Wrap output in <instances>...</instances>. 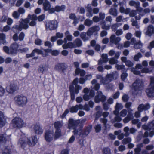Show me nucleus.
<instances>
[{
    "instance_id": "obj_1",
    "label": "nucleus",
    "mask_w": 154,
    "mask_h": 154,
    "mask_svg": "<svg viewBox=\"0 0 154 154\" xmlns=\"http://www.w3.org/2000/svg\"><path fill=\"white\" fill-rule=\"evenodd\" d=\"M68 128L69 129H73L74 135H78L79 136L85 137L88 134L91 130L92 126L89 125L87 127L84 131L82 130V126L79 120H74L70 118L69 120Z\"/></svg>"
},
{
    "instance_id": "obj_2",
    "label": "nucleus",
    "mask_w": 154,
    "mask_h": 154,
    "mask_svg": "<svg viewBox=\"0 0 154 154\" xmlns=\"http://www.w3.org/2000/svg\"><path fill=\"white\" fill-rule=\"evenodd\" d=\"M37 17L36 15L33 14L31 15L29 14L27 18L24 19H21L20 20V25H15L12 28V31L14 32H19L22 30L23 29H26L29 27L28 23L30 20H31L29 23L31 26H34L36 24V20Z\"/></svg>"
},
{
    "instance_id": "obj_3",
    "label": "nucleus",
    "mask_w": 154,
    "mask_h": 154,
    "mask_svg": "<svg viewBox=\"0 0 154 154\" xmlns=\"http://www.w3.org/2000/svg\"><path fill=\"white\" fill-rule=\"evenodd\" d=\"M20 138L18 142V145L24 149L25 148L28 144L30 146H35L37 143L38 140L36 136H32L31 140L29 139L22 132L20 131L19 134Z\"/></svg>"
},
{
    "instance_id": "obj_4",
    "label": "nucleus",
    "mask_w": 154,
    "mask_h": 154,
    "mask_svg": "<svg viewBox=\"0 0 154 154\" xmlns=\"http://www.w3.org/2000/svg\"><path fill=\"white\" fill-rule=\"evenodd\" d=\"M79 79L78 78L75 79L72 82V84L69 86V90L70 92L71 99L74 100L75 98L74 94H78L79 92V90L82 89V87L78 85Z\"/></svg>"
},
{
    "instance_id": "obj_5",
    "label": "nucleus",
    "mask_w": 154,
    "mask_h": 154,
    "mask_svg": "<svg viewBox=\"0 0 154 154\" xmlns=\"http://www.w3.org/2000/svg\"><path fill=\"white\" fill-rule=\"evenodd\" d=\"M143 83L141 80L137 79L132 85V92L133 95H137L141 92L143 89Z\"/></svg>"
},
{
    "instance_id": "obj_6",
    "label": "nucleus",
    "mask_w": 154,
    "mask_h": 154,
    "mask_svg": "<svg viewBox=\"0 0 154 154\" xmlns=\"http://www.w3.org/2000/svg\"><path fill=\"white\" fill-rule=\"evenodd\" d=\"M113 74L116 76L118 75L117 72L115 71L113 72L112 74H107L106 78H103L101 75H96V77L97 79H101L100 83L105 85L109 83L114 78V75Z\"/></svg>"
},
{
    "instance_id": "obj_7",
    "label": "nucleus",
    "mask_w": 154,
    "mask_h": 154,
    "mask_svg": "<svg viewBox=\"0 0 154 154\" xmlns=\"http://www.w3.org/2000/svg\"><path fill=\"white\" fill-rule=\"evenodd\" d=\"M15 103L20 106H23L26 104L28 99L27 97L22 94L16 96L14 98Z\"/></svg>"
},
{
    "instance_id": "obj_8",
    "label": "nucleus",
    "mask_w": 154,
    "mask_h": 154,
    "mask_svg": "<svg viewBox=\"0 0 154 154\" xmlns=\"http://www.w3.org/2000/svg\"><path fill=\"white\" fill-rule=\"evenodd\" d=\"M24 124V122L23 119L19 117H16L13 119L11 123L13 128H22Z\"/></svg>"
},
{
    "instance_id": "obj_9",
    "label": "nucleus",
    "mask_w": 154,
    "mask_h": 154,
    "mask_svg": "<svg viewBox=\"0 0 154 154\" xmlns=\"http://www.w3.org/2000/svg\"><path fill=\"white\" fill-rule=\"evenodd\" d=\"M44 51L40 50L35 48L33 50L32 52L30 54H27L26 56L27 58L31 57L34 55V54L37 53L38 54H42L44 57H46L48 55V53L50 52L51 50L48 49H43Z\"/></svg>"
},
{
    "instance_id": "obj_10",
    "label": "nucleus",
    "mask_w": 154,
    "mask_h": 154,
    "mask_svg": "<svg viewBox=\"0 0 154 154\" xmlns=\"http://www.w3.org/2000/svg\"><path fill=\"white\" fill-rule=\"evenodd\" d=\"M150 107L149 104L147 103L145 104H143L139 105L138 106V111H136L134 114L135 117L136 118H138L140 116V113L143 110H146L149 109Z\"/></svg>"
},
{
    "instance_id": "obj_11",
    "label": "nucleus",
    "mask_w": 154,
    "mask_h": 154,
    "mask_svg": "<svg viewBox=\"0 0 154 154\" xmlns=\"http://www.w3.org/2000/svg\"><path fill=\"white\" fill-rule=\"evenodd\" d=\"M150 83L149 88L146 90L147 96L150 97H154V77H151Z\"/></svg>"
},
{
    "instance_id": "obj_12",
    "label": "nucleus",
    "mask_w": 154,
    "mask_h": 154,
    "mask_svg": "<svg viewBox=\"0 0 154 154\" xmlns=\"http://www.w3.org/2000/svg\"><path fill=\"white\" fill-rule=\"evenodd\" d=\"M45 26L47 30H54L58 26V23L56 20L48 21L46 22Z\"/></svg>"
},
{
    "instance_id": "obj_13",
    "label": "nucleus",
    "mask_w": 154,
    "mask_h": 154,
    "mask_svg": "<svg viewBox=\"0 0 154 154\" xmlns=\"http://www.w3.org/2000/svg\"><path fill=\"white\" fill-rule=\"evenodd\" d=\"M106 99V97L103 95L102 93L100 91H98L95 97L94 101L96 103H98L100 101L103 102Z\"/></svg>"
},
{
    "instance_id": "obj_14",
    "label": "nucleus",
    "mask_w": 154,
    "mask_h": 154,
    "mask_svg": "<svg viewBox=\"0 0 154 154\" xmlns=\"http://www.w3.org/2000/svg\"><path fill=\"white\" fill-rule=\"evenodd\" d=\"M131 71L134 74L140 75L141 76H142V75H140L141 73H150L152 71L151 70H150L148 68L146 67L142 69L141 70V72L137 70L135 68H133L131 69Z\"/></svg>"
},
{
    "instance_id": "obj_15",
    "label": "nucleus",
    "mask_w": 154,
    "mask_h": 154,
    "mask_svg": "<svg viewBox=\"0 0 154 154\" xmlns=\"http://www.w3.org/2000/svg\"><path fill=\"white\" fill-rule=\"evenodd\" d=\"M54 132L53 130H48L46 131L45 134V138L47 142H50L53 139Z\"/></svg>"
},
{
    "instance_id": "obj_16",
    "label": "nucleus",
    "mask_w": 154,
    "mask_h": 154,
    "mask_svg": "<svg viewBox=\"0 0 154 154\" xmlns=\"http://www.w3.org/2000/svg\"><path fill=\"white\" fill-rule=\"evenodd\" d=\"M100 30L99 26H95L89 28L86 32L87 35L90 37L96 32H98Z\"/></svg>"
},
{
    "instance_id": "obj_17",
    "label": "nucleus",
    "mask_w": 154,
    "mask_h": 154,
    "mask_svg": "<svg viewBox=\"0 0 154 154\" xmlns=\"http://www.w3.org/2000/svg\"><path fill=\"white\" fill-rule=\"evenodd\" d=\"M129 5L131 6H134L138 11L141 12L143 10V8L140 7V3L138 1L131 0L129 2Z\"/></svg>"
},
{
    "instance_id": "obj_18",
    "label": "nucleus",
    "mask_w": 154,
    "mask_h": 154,
    "mask_svg": "<svg viewBox=\"0 0 154 154\" xmlns=\"http://www.w3.org/2000/svg\"><path fill=\"white\" fill-rule=\"evenodd\" d=\"M121 38L119 37H116L114 35H112L110 38V44L111 46L112 44H115L117 45L121 41Z\"/></svg>"
},
{
    "instance_id": "obj_19",
    "label": "nucleus",
    "mask_w": 154,
    "mask_h": 154,
    "mask_svg": "<svg viewBox=\"0 0 154 154\" xmlns=\"http://www.w3.org/2000/svg\"><path fill=\"white\" fill-rule=\"evenodd\" d=\"M133 111V110L131 109H129L128 110V114L127 116L125 117L123 120L124 123H128L131 119L133 118V113L132 112Z\"/></svg>"
},
{
    "instance_id": "obj_20",
    "label": "nucleus",
    "mask_w": 154,
    "mask_h": 154,
    "mask_svg": "<svg viewBox=\"0 0 154 154\" xmlns=\"http://www.w3.org/2000/svg\"><path fill=\"white\" fill-rule=\"evenodd\" d=\"M16 86L14 83L10 82L6 88L8 92L10 93H12L16 90Z\"/></svg>"
},
{
    "instance_id": "obj_21",
    "label": "nucleus",
    "mask_w": 154,
    "mask_h": 154,
    "mask_svg": "<svg viewBox=\"0 0 154 154\" xmlns=\"http://www.w3.org/2000/svg\"><path fill=\"white\" fill-rule=\"evenodd\" d=\"M142 128L145 130H154V120L149 123L147 125H142Z\"/></svg>"
},
{
    "instance_id": "obj_22",
    "label": "nucleus",
    "mask_w": 154,
    "mask_h": 154,
    "mask_svg": "<svg viewBox=\"0 0 154 154\" xmlns=\"http://www.w3.org/2000/svg\"><path fill=\"white\" fill-rule=\"evenodd\" d=\"M33 129L36 134H42L43 132L42 128L40 126L39 123L35 124L33 127Z\"/></svg>"
},
{
    "instance_id": "obj_23",
    "label": "nucleus",
    "mask_w": 154,
    "mask_h": 154,
    "mask_svg": "<svg viewBox=\"0 0 154 154\" xmlns=\"http://www.w3.org/2000/svg\"><path fill=\"white\" fill-rule=\"evenodd\" d=\"M25 37L24 34L23 32H21L18 36V34L16 33L13 36V40L15 41H18V40L20 41H22L23 40Z\"/></svg>"
},
{
    "instance_id": "obj_24",
    "label": "nucleus",
    "mask_w": 154,
    "mask_h": 154,
    "mask_svg": "<svg viewBox=\"0 0 154 154\" xmlns=\"http://www.w3.org/2000/svg\"><path fill=\"white\" fill-rule=\"evenodd\" d=\"M82 108L83 105L82 104L76 105L75 106L71 107L70 109V111L72 113H76L79 109H82Z\"/></svg>"
},
{
    "instance_id": "obj_25",
    "label": "nucleus",
    "mask_w": 154,
    "mask_h": 154,
    "mask_svg": "<svg viewBox=\"0 0 154 154\" xmlns=\"http://www.w3.org/2000/svg\"><path fill=\"white\" fill-rule=\"evenodd\" d=\"M48 65L43 64L39 66L38 70L39 72L44 73L48 71Z\"/></svg>"
},
{
    "instance_id": "obj_26",
    "label": "nucleus",
    "mask_w": 154,
    "mask_h": 154,
    "mask_svg": "<svg viewBox=\"0 0 154 154\" xmlns=\"http://www.w3.org/2000/svg\"><path fill=\"white\" fill-rule=\"evenodd\" d=\"M153 34H154V27L152 25H149L148 27L146 34L150 37Z\"/></svg>"
},
{
    "instance_id": "obj_27",
    "label": "nucleus",
    "mask_w": 154,
    "mask_h": 154,
    "mask_svg": "<svg viewBox=\"0 0 154 154\" xmlns=\"http://www.w3.org/2000/svg\"><path fill=\"white\" fill-rule=\"evenodd\" d=\"M109 114V113L107 112H104L102 114L104 118H101L100 119V121L104 124L105 127H106V123L107 122V120L106 118ZM106 128V127H105Z\"/></svg>"
},
{
    "instance_id": "obj_28",
    "label": "nucleus",
    "mask_w": 154,
    "mask_h": 154,
    "mask_svg": "<svg viewBox=\"0 0 154 154\" xmlns=\"http://www.w3.org/2000/svg\"><path fill=\"white\" fill-rule=\"evenodd\" d=\"M102 59H100L99 61L98 64L99 65H101L102 64L103 62H106L108 61V55L107 54H103L101 56Z\"/></svg>"
},
{
    "instance_id": "obj_29",
    "label": "nucleus",
    "mask_w": 154,
    "mask_h": 154,
    "mask_svg": "<svg viewBox=\"0 0 154 154\" xmlns=\"http://www.w3.org/2000/svg\"><path fill=\"white\" fill-rule=\"evenodd\" d=\"M18 47V44L16 43H13L10 46V50H11L12 54H16Z\"/></svg>"
},
{
    "instance_id": "obj_30",
    "label": "nucleus",
    "mask_w": 154,
    "mask_h": 154,
    "mask_svg": "<svg viewBox=\"0 0 154 154\" xmlns=\"http://www.w3.org/2000/svg\"><path fill=\"white\" fill-rule=\"evenodd\" d=\"M66 38H64V41L65 43H67V40L68 41H71L73 39V37L72 35H70L69 31L66 32L65 33Z\"/></svg>"
},
{
    "instance_id": "obj_31",
    "label": "nucleus",
    "mask_w": 154,
    "mask_h": 154,
    "mask_svg": "<svg viewBox=\"0 0 154 154\" xmlns=\"http://www.w3.org/2000/svg\"><path fill=\"white\" fill-rule=\"evenodd\" d=\"M6 119L4 116L3 112L0 111V127L3 126L5 124Z\"/></svg>"
},
{
    "instance_id": "obj_32",
    "label": "nucleus",
    "mask_w": 154,
    "mask_h": 154,
    "mask_svg": "<svg viewBox=\"0 0 154 154\" xmlns=\"http://www.w3.org/2000/svg\"><path fill=\"white\" fill-rule=\"evenodd\" d=\"M63 49H67L68 48H75V45L73 42H69L67 43H65L62 45Z\"/></svg>"
},
{
    "instance_id": "obj_33",
    "label": "nucleus",
    "mask_w": 154,
    "mask_h": 154,
    "mask_svg": "<svg viewBox=\"0 0 154 154\" xmlns=\"http://www.w3.org/2000/svg\"><path fill=\"white\" fill-rule=\"evenodd\" d=\"M143 146V143H139L136 146V148L135 149L134 154H140V152L141 150V148Z\"/></svg>"
},
{
    "instance_id": "obj_34",
    "label": "nucleus",
    "mask_w": 154,
    "mask_h": 154,
    "mask_svg": "<svg viewBox=\"0 0 154 154\" xmlns=\"http://www.w3.org/2000/svg\"><path fill=\"white\" fill-rule=\"evenodd\" d=\"M75 73L76 75H79L81 76H83L85 74V71L79 68H76Z\"/></svg>"
},
{
    "instance_id": "obj_35",
    "label": "nucleus",
    "mask_w": 154,
    "mask_h": 154,
    "mask_svg": "<svg viewBox=\"0 0 154 154\" xmlns=\"http://www.w3.org/2000/svg\"><path fill=\"white\" fill-rule=\"evenodd\" d=\"M106 22L105 21H103L101 22L100 24L101 25V28L103 29L109 30L110 28V24L106 25Z\"/></svg>"
},
{
    "instance_id": "obj_36",
    "label": "nucleus",
    "mask_w": 154,
    "mask_h": 154,
    "mask_svg": "<svg viewBox=\"0 0 154 154\" xmlns=\"http://www.w3.org/2000/svg\"><path fill=\"white\" fill-rule=\"evenodd\" d=\"M109 14L114 17L118 15V12L117 10L114 8H112L109 10Z\"/></svg>"
},
{
    "instance_id": "obj_37",
    "label": "nucleus",
    "mask_w": 154,
    "mask_h": 154,
    "mask_svg": "<svg viewBox=\"0 0 154 154\" xmlns=\"http://www.w3.org/2000/svg\"><path fill=\"white\" fill-rule=\"evenodd\" d=\"M63 125L62 121H57L54 123V127L56 130H60V128L62 127Z\"/></svg>"
},
{
    "instance_id": "obj_38",
    "label": "nucleus",
    "mask_w": 154,
    "mask_h": 154,
    "mask_svg": "<svg viewBox=\"0 0 154 154\" xmlns=\"http://www.w3.org/2000/svg\"><path fill=\"white\" fill-rule=\"evenodd\" d=\"M80 37L81 39L84 41H86L89 40V37L88 36L86 35V33L85 32H83L81 33L80 35Z\"/></svg>"
},
{
    "instance_id": "obj_39",
    "label": "nucleus",
    "mask_w": 154,
    "mask_h": 154,
    "mask_svg": "<svg viewBox=\"0 0 154 154\" xmlns=\"http://www.w3.org/2000/svg\"><path fill=\"white\" fill-rule=\"evenodd\" d=\"M43 8L45 11H48L51 7V5L48 1H45L43 4Z\"/></svg>"
},
{
    "instance_id": "obj_40",
    "label": "nucleus",
    "mask_w": 154,
    "mask_h": 154,
    "mask_svg": "<svg viewBox=\"0 0 154 154\" xmlns=\"http://www.w3.org/2000/svg\"><path fill=\"white\" fill-rule=\"evenodd\" d=\"M56 11L59 12L60 11H63L65 9V6L64 5H62L61 6L57 5L55 7Z\"/></svg>"
},
{
    "instance_id": "obj_41",
    "label": "nucleus",
    "mask_w": 154,
    "mask_h": 154,
    "mask_svg": "<svg viewBox=\"0 0 154 154\" xmlns=\"http://www.w3.org/2000/svg\"><path fill=\"white\" fill-rule=\"evenodd\" d=\"M75 48L81 46L82 45V42L79 38L76 39L73 42Z\"/></svg>"
},
{
    "instance_id": "obj_42",
    "label": "nucleus",
    "mask_w": 154,
    "mask_h": 154,
    "mask_svg": "<svg viewBox=\"0 0 154 154\" xmlns=\"http://www.w3.org/2000/svg\"><path fill=\"white\" fill-rule=\"evenodd\" d=\"M64 65L63 63H57L56 65L55 69L58 71L63 70L64 69Z\"/></svg>"
},
{
    "instance_id": "obj_43",
    "label": "nucleus",
    "mask_w": 154,
    "mask_h": 154,
    "mask_svg": "<svg viewBox=\"0 0 154 154\" xmlns=\"http://www.w3.org/2000/svg\"><path fill=\"white\" fill-rule=\"evenodd\" d=\"M130 11V9L129 8H127L125 9L124 8L121 6L120 8V11L121 13H124L126 14H128Z\"/></svg>"
},
{
    "instance_id": "obj_44",
    "label": "nucleus",
    "mask_w": 154,
    "mask_h": 154,
    "mask_svg": "<svg viewBox=\"0 0 154 154\" xmlns=\"http://www.w3.org/2000/svg\"><path fill=\"white\" fill-rule=\"evenodd\" d=\"M93 23V21L92 20L89 19H86L84 23V24L86 26H90Z\"/></svg>"
},
{
    "instance_id": "obj_45",
    "label": "nucleus",
    "mask_w": 154,
    "mask_h": 154,
    "mask_svg": "<svg viewBox=\"0 0 154 154\" xmlns=\"http://www.w3.org/2000/svg\"><path fill=\"white\" fill-rule=\"evenodd\" d=\"M122 23H116L113 24L111 27V29L113 31H115L117 29V28L121 26Z\"/></svg>"
},
{
    "instance_id": "obj_46",
    "label": "nucleus",
    "mask_w": 154,
    "mask_h": 154,
    "mask_svg": "<svg viewBox=\"0 0 154 154\" xmlns=\"http://www.w3.org/2000/svg\"><path fill=\"white\" fill-rule=\"evenodd\" d=\"M6 36L4 33L0 34V41L3 44H4L6 43Z\"/></svg>"
},
{
    "instance_id": "obj_47",
    "label": "nucleus",
    "mask_w": 154,
    "mask_h": 154,
    "mask_svg": "<svg viewBox=\"0 0 154 154\" xmlns=\"http://www.w3.org/2000/svg\"><path fill=\"white\" fill-rule=\"evenodd\" d=\"M61 135V130H56L54 134V138L56 139L59 138Z\"/></svg>"
},
{
    "instance_id": "obj_48",
    "label": "nucleus",
    "mask_w": 154,
    "mask_h": 154,
    "mask_svg": "<svg viewBox=\"0 0 154 154\" xmlns=\"http://www.w3.org/2000/svg\"><path fill=\"white\" fill-rule=\"evenodd\" d=\"M131 141V138L128 137L125 138L122 140V143L124 144H126L130 143Z\"/></svg>"
},
{
    "instance_id": "obj_49",
    "label": "nucleus",
    "mask_w": 154,
    "mask_h": 154,
    "mask_svg": "<svg viewBox=\"0 0 154 154\" xmlns=\"http://www.w3.org/2000/svg\"><path fill=\"white\" fill-rule=\"evenodd\" d=\"M34 6V5H31L30 3L28 1H26L24 4V7L27 8H29L31 9Z\"/></svg>"
},
{
    "instance_id": "obj_50",
    "label": "nucleus",
    "mask_w": 154,
    "mask_h": 154,
    "mask_svg": "<svg viewBox=\"0 0 154 154\" xmlns=\"http://www.w3.org/2000/svg\"><path fill=\"white\" fill-rule=\"evenodd\" d=\"M3 50L4 51L8 54H12L11 50H10V48H9L8 47L5 46L3 47Z\"/></svg>"
},
{
    "instance_id": "obj_51",
    "label": "nucleus",
    "mask_w": 154,
    "mask_h": 154,
    "mask_svg": "<svg viewBox=\"0 0 154 154\" xmlns=\"http://www.w3.org/2000/svg\"><path fill=\"white\" fill-rule=\"evenodd\" d=\"M142 57L141 54L140 53H138L136 54L134 57V60L135 61H138L139 58H141Z\"/></svg>"
},
{
    "instance_id": "obj_52",
    "label": "nucleus",
    "mask_w": 154,
    "mask_h": 154,
    "mask_svg": "<svg viewBox=\"0 0 154 154\" xmlns=\"http://www.w3.org/2000/svg\"><path fill=\"white\" fill-rule=\"evenodd\" d=\"M109 63L111 64H116L118 63L117 59L114 57L112 58L109 60Z\"/></svg>"
},
{
    "instance_id": "obj_53",
    "label": "nucleus",
    "mask_w": 154,
    "mask_h": 154,
    "mask_svg": "<svg viewBox=\"0 0 154 154\" xmlns=\"http://www.w3.org/2000/svg\"><path fill=\"white\" fill-rule=\"evenodd\" d=\"M103 154H111L110 149L108 147H105L103 150Z\"/></svg>"
},
{
    "instance_id": "obj_54",
    "label": "nucleus",
    "mask_w": 154,
    "mask_h": 154,
    "mask_svg": "<svg viewBox=\"0 0 154 154\" xmlns=\"http://www.w3.org/2000/svg\"><path fill=\"white\" fill-rule=\"evenodd\" d=\"M127 111L126 109H123L119 113L121 116L124 117L125 116L127 113Z\"/></svg>"
},
{
    "instance_id": "obj_55",
    "label": "nucleus",
    "mask_w": 154,
    "mask_h": 154,
    "mask_svg": "<svg viewBox=\"0 0 154 154\" xmlns=\"http://www.w3.org/2000/svg\"><path fill=\"white\" fill-rule=\"evenodd\" d=\"M93 13L92 9L91 8H88L86 16L89 17H91L93 16Z\"/></svg>"
},
{
    "instance_id": "obj_56",
    "label": "nucleus",
    "mask_w": 154,
    "mask_h": 154,
    "mask_svg": "<svg viewBox=\"0 0 154 154\" xmlns=\"http://www.w3.org/2000/svg\"><path fill=\"white\" fill-rule=\"evenodd\" d=\"M142 46V44L140 42L138 43H136L134 45V48H140Z\"/></svg>"
},
{
    "instance_id": "obj_57",
    "label": "nucleus",
    "mask_w": 154,
    "mask_h": 154,
    "mask_svg": "<svg viewBox=\"0 0 154 154\" xmlns=\"http://www.w3.org/2000/svg\"><path fill=\"white\" fill-rule=\"evenodd\" d=\"M128 76V74L126 72H123L121 75V78L122 81H125Z\"/></svg>"
},
{
    "instance_id": "obj_58",
    "label": "nucleus",
    "mask_w": 154,
    "mask_h": 154,
    "mask_svg": "<svg viewBox=\"0 0 154 154\" xmlns=\"http://www.w3.org/2000/svg\"><path fill=\"white\" fill-rule=\"evenodd\" d=\"M129 129L128 126L125 127L124 129V131L125 132V135L126 136H128L129 134Z\"/></svg>"
},
{
    "instance_id": "obj_59",
    "label": "nucleus",
    "mask_w": 154,
    "mask_h": 154,
    "mask_svg": "<svg viewBox=\"0 0 154 154\" xmlns=\"http://www.w3.org/2000/svg\"><path fill=\"white\" fill-rule=\"evenodd\" d=\"M102 114V111H97L95 114V120H97L100 117Z\"/></svg>"
},
{
    "instance_id": "obj_60",
    "label": "nucleus",
    "mask_w": 154,
    "mask_h": 154,
    "mask_svg": "<svg viewBox=\"0 0 154 154\" xmlns=\"http://www.w3.org/2000/svg\"><path fill=\"white\" fill-rule=\"evenodd\" d=\"M51 50L50 52L48 53H48L51 52L52 54L54 56H57L58 55L59 52L57 50H53L52 51L51 49H49Z\"/></svg>"
},
{
    "instance_id": "obj_61",
    "label": "nucleus",
    "mask_w": 154,
    "mask_h": 154,
    "mask_svg": "<svg viewBox=\"0 0 154 154\" xmlns=\"http://www.w3.org/2000/svg\"><path fill=\"white\" fill-rule=\"evenodd\" d=\"M115 67L118 70H120L124 69L125 66L124 65H120L116 64Z\"/></svg>"
},
{
    "instance_id": "obj_62",
    "label": "nucleus",
    "mask_w": 154,
    "mask_h": 154,
    "mask_svg": "<svg viewBox=\"0 0 154 154\" xmlns=\"http://www.w3.org/2000/svg\"><path fill=\"white\" fill-rule=\"evenodd\" d=\"M101 126L100 124H98L95 127L96 132H99L101 130Z\"/></svg>"
},
{
    "instance_id": "obj_63",
    "label": "nucleus",
    "mask_w": 154,
    "mask_h": 154,
    "mask_svg": "<svg viewBox=\"0 0 154 154\" xmlns=\"http://www.w3.org/2000/svg\"><path fill=\"white\" fill-rule=\"evenodd\" d=\"M12 16L14 18L17 19L20 16V14L17 11H15L13 13Z\"/></svg>"
},
{
    "instance_id": "obj_64",
    "label": "nucleus",
    "mask_w": 154,
    "mask_h": 154,
    "mask_svg": "<svg viewBox=\"0 0 154 154\" xmlns=\"http://www.w3.org/2000/svg\"><path fill=\"white\" fill-rule=\"evenodd\" d=\"M137 10H132L130 12L129 15L130 17H134L137 14Z\"/></svg>"
}]
</instances>
